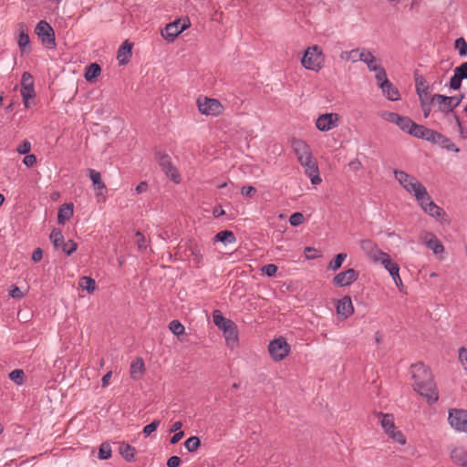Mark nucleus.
<instances>
[{
	"mask_svg": "<svg viewBox=\"0 0 467 467\" xmlns=\"http://www.w3.org/2000/svg\"><path fill=\"white\" fill-rule=\"evenodd\" d=\"M410 372L413 379L414 389L424 397L430 404L435 403L438 399V390L433 380L431 371L423 363L411 365Z\"/></svg>",
	"mask_w": 467,
	"mask_h": 467,
	"instance_id": "nucleus-1",
	"label": "nucleus"
},
{
	"mask_svg": "<svg viewBox=\"0 0 467 467\" xmlns=\"http://www.w3.org/2000/svg\"><path fill=\"white\" fill-rule=\"evenodd\" d=\"M292 147L297 161L305 170L306 175L313 185L319 184L322 179L319 175L317 161L312 154L309 145L302 140H294Z\"/></svg>",
	"mask_w": 467,
	"mask_h": 467,
	"instance_id": "nucleus-2",
	"label": "nucleus"
},
{
	"mask_svg": "<svg viewBox=\"0 0 467 467\" xmlns=\"http://www.w3.org/2000/svg\"><path fill=\"white\" fill-rule=\"evenodd\" d=\"M325 59L321 47L313 45L305 50L301 64L307 70L318 72L324 67Z\"/></svg>",
	"mask_w": 467,
	"mask_h": 467,
	"instance_id": "nucleus-3",
	"label": "nucleus"
},
{
	"mask_svg": "<svg viewBox=\"0 0 467 467\" xmlns=\"http://www.w3.org/2000/svg\"><path fill=\"white\" fill-rule=\"evenodd\" d=\"M431 102L437 108V111L441 113L447 121L454 119L455 123L459 122V116L454 111V107L450 100L449 96L441 94H433L430 97Z\"/></svg>",
	"mask_w": 467,
	"mask_h": 467,
	"instance_id": "nucleus-4",
	"label": "nucleus"
},
{
	"mask_svg": "<svg viewBox=\"0 0 467 467\" xmlns=\"http://www.w3.org/2000/svg\"><path fill=\"white\" fill-rule=\"evenodd\" d=\"M196 104L200 113L205 116L218 117L224 110L222 103L216 99L201 96L197 99Z\"/></svg>",
	"mask_w": 467,
	"mask_h": 467,
	"instance_id": "nucleus-5",
	"label": "nucleus"
},
{
	"mask_svg": "<svg viewBox=\"0 0 467 467\" xmlns=\"http://www.w3.org/2000/svg\"><path fill=\"white\" fill-rule=\"evenodd\" d=\"M380 425L385 433L394 441L400 445L406 443V438L403 433L396 428L394 417L391 414H381Z\"/></svg>",
	"mask_w": 467,
	"mask_h": 467,
	"instance_id": "nucleus-6",
	"label": "nucleus"
},
{
	"mask_svg": "<svg viewBox=\"0 0 467 467\" xmlns=\"http://www.w3.org/2000/svg\"><path fill=\"white\" fill-rule=\"evenodd\" d=\"M20 93L25 107L29 109L31 107L30 100L36 97L34 78L29 72L26 71L22 74Z\"/></svg>",
	"mask_w": 467,
	"mask_h": 467,
	"instance_id": "nucleus-7",
	"label": "nucleus"
},
{
	"mask_svg": "<svg viewBox=\"0 0 467 467\" xmlns=\"http://www.w3.org/2000/svg\"><path fill=\"white\" fill-rule=\"evenodd\" d=\"M448 422L455 431L467 433V410L462 409L449 410Z\"/></svg>",
	"mask_w": 467,
	"mask_h": 467,
	"instance_id": "nucleus-8",
	"label": "nucleus"
},
{
	"mask_svg": "<svg viewBox=\"0 0 467 467\" xmlns=\"http://www.w3.org/2000/svg\"><path fill=\"white\" fill-rule=\"evenodd\" d=\"M35 32L44 46L48 48H54L56 47L54 30L47 21L41 20L38 22Z\"/></svg>",
	"mask_w": 467,
	"mask_h": 467,
	"instance_id": "nucleus-9",
	"label": "nucleus"
},
{
	"mask_svg": "<svg viewBox=\"0 0 467 467\" xmlns=\"http://www.w3.org/2000/svg\"><path fill=\"white\" fill-rule=\"evenodd\" d=\"M268 351L275 361H281L289 354L290 346L284 337H278L270 341Z\"/></svg>",
	"mask_w": 467,
	"mask_h": 467,
	"instance_id": "nucleus-10",
	"label": "nucleus"
},
{
	"mask_svg": "<svg viewBox=\"0 0 467 467\" xmlns=\"http://www.w3.org/2000/svg\"><path fill=\"white\" fill-rule=\"evenodd\" d=\"M190 26L189 21H184L182 24L180 19L174 20L168 24L163 30L161 36L164 39L173 41L181 33Z\"/></svg>",
	"mask_w": 467,
	"mask_h": 467,
	"instance_id": "nucleus-11",
	"label": "nucleus"
},
{
	"mask_svg": "<svg viewBox=\"0 0 467 467\" xmlns=\"http://www.w3.org/2000/svg\"><path fill=\"white\" fill-rule=\"evenodd\" d=\"M359 274L354 268H348L346 271L337 274L332 283L335 286L344 287L349 286L358 279Z\"/></svg>",
	"mask_w": 467,
	"mask_h": 467,
	"instance_id": "nucleus-12",
	"label": "nucleus"
},
{
	"mask_svg": "<svg viewBox=\"0 0 467 467\" xmlns=\"http://www.w3.org/2000/svg\"><path fill=\"white\" fill-rule=\"evenodd\" d=\"M381 117L386 121L396 124L401 130L407 133H409L410 126L413 122V120H411L409 117L401 116L398 113L390 111L382 112Z\"/></svg>",
	"mask_w": 467,
	"mask_h": 467,
	"instance_id": "nucleus-13",
	"label": "nucleus"
},
{
	"mask_svg": "<svg viewBox=\"0 0 467 467\" xmlns=\"http://www.w3.org/2000/svg\"><path fill=\"white\" fill-rule=\"evenodd\" d=\"M338 120L339 116L337 113H324L317 119L316 127L320 131H329L337 126Z\"/></svg>",
	"mask_w": 467,
	"mask_h": 467,
	"instance_id": "nucleus-14",
	"label": "nucleus"
},
{
	"mask_svg": "<svg viewBox=\"0 0 467 467\" xmlns=\"http://www.w3.org/2000/svg\"><path fill=\"white\" fill-rule=\"evenodd\" d=\"M453 72V76L446 86L453 90H458L462 87V80L467 79V62L456 67Z\"/></svg>",
	"mask_w": 467,
	"mask_h": 467,
	"instance_id": "nucleus-15",
	"label": "nucleus"
},
{
	"mask_svg": "<svg viewBox=\"0 0 467 467\" xmlns=\"http://www.w3.org/2000/svg\"><path fill=\"white\" fill-rule=\"evenodd\" d=\"M159 164L167 177H169L175 183L180 182V173L176 167L172 165L171 158L168 155H161L159 159Z\"/></svg>",
	"mask_w": 467,
	"mask_h": 467,
	"instance_id": "nucleus-16",
	"label": "nucleus"
},
{
	"mask_svg": "<svg viewBox=\"0 0 467 467\" xmlns=\"http://www.w3.org/2000/svg\"><path fill=\"white\" fill-rule=\"evenodd\" d=\"M414 80H415V88L416 92L419 97V100H429L431 95V88L430 84L427 82L425 78L421 75H420L418 72L414 73Z\"/></svg>",
	"mask_w": 467,
	"mask_h": 467,
	"instance_id": "nucleus-17",
	"label": "nucleus"
},
{
	"mask_svg": "<svg viewBox=\"0 0 467 467\" xmlns=\"http://www.w3.org/2000/svg\"><path fill=\"white\" fill-rule=\"evenodd\" d=\"M360 248L372 263H375L377 259L384 253L379 248L378 244L370 239L361 240Z\"/></svg>",
	"mask_w": 467,
	"mask_h": 467,
	"instance_id": "nucleus-18",
	"label": "nucleus"
},
{
	"mask_svg": "<svg viewBox=\"0 0 467 467\" xmlns=\"http://www.w3.org/2000/svg\"><path fill=\"white\" fill-rule=\"evenodd\" d=\"M405 191L409 194L414 196L417 202H422L423 199L428 198V192L426 187L421 182H420L417 178H414V182H410L408 188H406Z\"/></svg>",
	"mask_w": 467,
	"mask_h": 467,
	"instance_id": "nucleus-19",
	"label": "nucleus"
},
{
	"mask_svg": "<svg viewBox=\"0 0 467 467\" xmlns=\"http://www.w3.org/2000/svg\"><path fill=\"white\" fill-rule=\"evenodd\" d=\"M418 203L426 213H428L430 216L435 218L436 220H439L443 213L442 209L441 207H439L431 200L429 193H428L427 199H423L422 202H418Z\"/></svg>",
	"mask_w": 467,
	"mask_h": 467,
	"instance_id": "nucleus-20",
	"label": "nucleus"
},
{
	"mask_svg": "<svg viewBox=\"0 0 467 467\" xmlns=\"http://www.w3.org/2000/svg\"><path fill=\"white\" fill-rule=\"evenodd\" d=\"M432 140H431V143L438 144L442 149H445L449 151H453L458 153L460 149L445 135L434 130L432 135Z\"/></svg>",
	"mask_w": 467,
	"mask_h": 467,
	"instance_id": "nucleus-21",
	"label": "nucleus"
},
{
	"mask_svg": "<svg viewBox=\"0 0 467 467\" xmlns=\"http://www.w3.org/2000/svg\"><path fill=\"white\" fill-rule=\"evenodd\" d=\"M433 132H434V130L426 128L422 125H419L413 121L412 125L410 126L409 134L415 138L422 139V140H425L431 142V140L433 139L432 138Z\"/></svg>",
	"mask_w": 467,
	"mask_h": 467,
	"instance_id": "nucleus-22",
	"label": "nucleus"
},
{
	"mask_svg": "<svg viewBox=\"0 0 467 467\" xmlns=\"http://www.w3.org/2000/svg\"><path fill=\"white\" fill-rule=\"evenodd\" d=\"M354 312V306L351 298L348 296H344L337 303V313L342 318H348Z\"/></svg>",
	"mask_w": 467,
	"mask_h": 467,
	"instance_id": "nucleus-23",
	"label": "nucleus"
},
{
	"mask_svg": "<svg viewBox=\"0 0 467 467\" xmlns=\"http://www.w3.org/2000/svg\"><path fill=\"white\" fill-rule=\"evenodd\" d=\"M423 244L435 254L443 253L444 247L440 240L431 233H426L422 238Z\"/></svg>",
	"mask_w": 467,
	"mask_h": 467,
	"instance_id": "nucleus-24",
	"label": "nucleus"
},
{
	"mask_svg": "<svg viewBox=\"0 0 467 467\" xmlns=\"http://www.w3.org/2000/svg\"><path fill=\"white\" fill-rule=\"evenodd\" d=\"M374 264L381 265L384 269L389 272V275H392L395 272H400L399 265L390 258L389 254L385 252L377 259Z\"/></svg>",
	"mask_w": 467,
	"mask_h": 467,
	"instance_id": "nucleus-25",
	"label": "nucleus"
},
{
	"mask_svg": "<svg viewBox=\"0 0 467 467\" xmlns=\"http://www.w3.org/2000/svg\"><path fill=\"white\" fill-rule=\"evenodd\" d=\"M358 61L365 63L369 71L377 70L379 67L377 65L376 57L367 48L362 47L360 54L358 55Z\"/></svg>",
	"mask_w": 467,
	"mask_h": 467,
	"instance_id": "nucleus-26",
	"label": "nucleus"
},
{
	"mask_svg": "<svg viewBox=\"0 0 467 467\" xmlns=\"http://www.w3.org/2000/svg\"><path fill=\"white\" fill-rule=\"evenodd\" d=\"M131 49L132 44L129 43L127 40L119 47L117 55L119 65H126L129 63L132 55Z\"/></svg>",
	"mask_w": 467,
	"mask_h": 467,
	"instance_id": "nucleus-27",
	"label": "nucleus"
},
{
	"mask_svg": "<svg viewBox=\"0 0 467 467\" xmlns=\"http://www.w3.org/2000/svg\"><path fill=\"white\" fill-rule=\"evenodd\" d=\"M451 461L462 467H467V450L463 447H456L451 451Z\"/></svg>",
	"mask_w": 467,
	"mask_h": 467,
	"instance_id": "nucleus-28",
	"label": "nucleus"
},
{
	"mask_svg": "<svg viewBox=\"0 0 467 467\" xmlns=\"http://www.w3.org/2000/svg\"><path fill=\"white\" fill-rule=\"evenodd\" d=\"M226 344L229 348H234L238 344V331L237 327L234 323L228 328L223 331Z\"/></svg>",
	"mask_w": 467,
	"mask_h": 467,
	"instance_id": "nucleus-29",
	"label": "nucleus"
},
{
	"mask_svg": "<svg viewBox=\"0 0 467 467\" xmlns=\"http://www.w3.org/2000/svg\"><path fill=\"white\" fill-rule=\"evenodd\" d=\"M190 252V260L196 267H201L202 265L203 259V250L197 244H193L189 247Z\"/></svg>",
	"mask_w": 467,
	"mask_h": 467,
	"instance_id": "nucleus-30",
	"label": "nucleus"
},
{
	"mask_svg": "<svg viewBox=\"0 0 467 467\" xmlns=\"http://www.w3.org/2000/svg\"><path fill=\"white\" fill-rule=\"evenodd\" d=\"M213 321L214 325L222 331L225 330L234 324V321L224 317L222 312L218 309L213 310Z\"/></svg>",
	"mask_w": 467,
	"mask_h": 467,
	"instance_id": "nucleus-31",
	"label": "nucleus"
},
{
	"mask_svg": "<svg viewBox=\"0 0 467 467\" xmlns=\"http://www.w3.org/2000/svg\"><path fill=\"white\" fill-rule=\"evenodd\" d=\"M382 92L391 101H397L400 99V92L396 87L389 80H386L380 87Z\"/></svg>",
	"mask_w": 467,
	"mask_h": 467,
	"instance_id": "nucleus-32",
	"label": "nucleus"
},
{
	"mask_svg": "<svg viewBox=\"0 0 467 467\" xmlns=\"http://www.w3.org/2000/svg\"><path fill=\"white\" fill-rule=\"evenodd\" d=\"M73 215V204L65 203L58 209L57 223L64 225Z\"/></svg>",
	"mask_w": 467,
	"mask_h": 467,
	"instance_id": "nucleus-33",
	"label": "nucleus"
},
{
	"mask_svg": "<svg viewBox=\"0 0 467 467\" xmlns=\"http://www.w3.org/2000/svg\"><path fill=\"white\" fill-rule=\"evenodd\" d=\"M18 27H19V35H18L17 44L22 50H25V48L26 47H28L29 43H30L29 36L27 33V27H26V24H24V23H20L18 25Z\"/></svg>",
	"mask_w": 467,
	"mask_h": 467,
	"instance_id": "nucleus-34",
	"label": "nucleus"
},
{
	"mask_svg": "<svg viewBox=\"0 0 467 467\" xmlns=\"http://www.w3.org/2000/svg\"><path fill=\"white\" fill-rule=\"evenodd\" d=\"M135 448L131 445L121 442L119 443V452L129 462H133L135 459Z\"/></svg>",
	"mask_w": 467,
	"mask_h": 467,
	"instance_id": "nucleus-35",
	"label": "nucleus"
},
{
	"mask_svg": "<svg viewBox=\"0 0 467 467\" xmlns=\"http://www.w3.org/2000/svg\"><path fill=\"white\" fill-rule=\"evenodd\" d=\"M395 179L399 182V183L405 190L408 188L410 182H414V176L410 175L404 171L401 170H394L393 171Z\"/></svg>",
	"mask_w": 467,
	"mask_h": 467,
	"instance_id": "nucleus-36",
	"label": "nucleus"
},
{
	"mask_svg": "<svg viewBox=\"0 0 467 467\" xmlns=\"http://www.w3.org/2000/svg\"><path fill=\"white\" fill-rule=\"evenodd\" d=\"M214 242H221L224 244H234L236 242V237L232 231L224 230L215 234Z\"/></svg>",
	"mask_w": 467,
	"mask_h": 467,
	"instance_id": "nucleus-37",
	"label": "nucleus"
},
{
	"mask_svg": "<svg viewBox=\"0 0 467 467\" xmlns=\"http://www.w3.org/2000/svg\"><path fill=\"white\" fill-rule=\"evenodd\" d=\"M101 68L99 64L92 63L86 67L85 78L87 81L91 82L95 80L100 74Z\"/></svg>",
	"mask_w": 467,
	"mask_h": 467,
	"instance_id": "nucleus-38",
	"label": "nucleus"
},
{
	"mask_svg": "<svg viewBox=\"0 0 467 467\" xmlns=\"http://www.w3.org/2000/svg\"><path fill=\"white\" fill-rule=\"evenodd\" d=\"M78 285L81 287L82 290H85L89 294L93 293L96 289V282L90 276L81 277L79 279Z\"/></svg>",
	"mask_w": 467,
	"mask_h": 467,
	"instance_id": "nucleus-39",
	"label": "nucleus"
},
{
	"mask_svg": "<svg viewBox=\"0 0 467 467\" xmlns=\"http://www.w3.org/2000/svg\"><path fill=\"white\" fill-rule=\"evenodd\" d=\"M88 174H89V178L92 181V183H93L94 187L97 190H103V189L106 188L105 183L101 180L100 172H99V171H95L93 169H89L88 170Z\"/></svg>",
	"mask_w": 467,
	"mask_h": 467,
	"instance_id": "nucleus-40",
	"label": "nucleus"
},
{
	"mask_svg": "<svg viewBox=\"0 0 467 467\" xmlns=\"http://www.w3.org/2000/svg\"><path fill=\"white\" fill-rule=\"evenodd\" d=\"M9 379L17 386H22L26 382V374L23 369L16 368L9 373Z\"/></svg>",
	"mask_w": 467,
	"mask_h": 467,
	"instance_id": "nucleus-41",
	"label": "nucleus"
},
{
	"mask_svg": "<svg viewBox=\"0 0 467 467\" xmlns=\"http://www.w3.org/2000/svg\"><path fill=\"white\" fill-rule=\"evenodd\" d=\"M348 254L346 253L337 254L332 261L329 262L327 265V269L331 271H337L341 266L344 261L346 260Z\"/></svg>",
	"mask_w": 467,
	"mask_h": 467,
	"instance_id": "nucleus-42",
	"label": "nucleus"
},
{
	"mask_svg": "<svg viewBox=\"0 0 467 467\" xmlns=\"http://www.w3.org/2000/svg\"><path fill=\"white\" fill-rule=\"evenodd\" d=\"M50 240L56 249H59L65 242L60 229H53L50 234Z\"/></svg>",
	"mask_w": 467,
	"mask_h": 467,
	"instance_id": "nucleus-43",
	"label": "nucleus"
},
{
	"mask_svg": "<svg viewBox=\"0 0 467 467\" xmlns=\"http://www.w3.org/2000/svg\"><path fill=\"white\" fill-rule=\"evenodd\" d=\"M361 48H354L349 51H343L340 53V58L344 61H350L356 63L358 61V55L360 54Z\"/></svg>",
	"mask_w": 467,
	"mask_h": 467,
	"instance_id": "nucleus-44",
	"label": "nucleus"
},
{
	"mask_svg": "<svg viewBox=\"0 0 467 467\" xmlns=\"http://www.w3.org/2000/svg\"><path fill=\"white\" fill-rule=\"evenodd\" d=\"M200 445H201V441L196 436H192V437L188 438L184 442V446L189 452H193V451H197V449L200 447Z\"/></svg>",
	"mask_w": 467,
	"mask_h": 467,
	"instance_id": "nucleus-45",
	"label": "nucleus"
},
{
	"mask_svg": "<svg viewBox=\"0 0 467 467\" xmlns=\"http://www.w3.org/2000/svg\"><path fill=\"white\" fill-rule=\"evenodd\" d=\"M169 329L177 337L184 334V326L179 320H172L169 324Z\"/></svg>",
	"mask_w": 467,
	"mask_h": 467,
	"instance_id": "nucleus-46",
	"label": "nucleus"
},
{
	"mask_svg": "<svg viewBox=\"0 0 467 467\" xmlns=\"http://www.w3.org/2000/svg\"><path fill=\"white\" fill-rule=\"evenodd\" d=\"M111 457V447L109 443L104 442L99 446V458L100 460H108Z\"/></svg>",
	"mask_w": 467,
	"mask_h": 467,
	"instance_id": "nucleus-47",
	"label": "nucleus"
},
{
	"mask_svg": "<svg viewBox=\"0 0 467 467\" xmlns=\"http://www.w3.org/2000/svg\"><path fill=\"white\" fill-rule=\"evenodd\" d=\"M454 47L458 49L460 57L467 56V42L464 38L460 37L455 40Z\"/></svg>",
	"mask_w": 467,
	"mask_h": 467,
	"instance_id": "nucleus-48",
	"label": "nucleus"
},
{
	"mask_svg": "<svg viewBox=\"0 0 467 467\" xmlns=\"http://www.w3.org/2000/svg\"><path fill=\"white\" fill-rule=\"evenodd\" d=\"M144 371V362L142 358H137L130 366V374L134 377L135 374H141Z\"/></svg>",
	"mask_w": 467,
	"mask_h": 467,
	"instance_id": "nucleus-49",
	"label": "nucleus"
},
{
	"mask_svg": "<svg viewBox=\"0 0 467 467\" xmlns=\"http://www.w3.org/2000/svg\"><path fill=\"white\" fill-rule=\"evenodd\" d=\"M78 248V244L73 240H67V242H64L60 249L67 255L72 254L74 252H76Z\"/></svg>",
	"mask_w": 467,
	"mask_h": 467,
	"instance_id": "nucleus-50",
	"label": "nucleus"
},
{
	"mask_svg": "<svg viewBox=\"0 0 467 467\" xmlns=\"http://www.w3.org/2000/svg\"><path fill=\"white\" fill-rule=\"evenodd\" d=\"M458 359L462 369L467 373V348L462 347L459 348Z\"/></svg>",
	"mask_w": 467,
	"mask_h": 467,
	"instance_id": "nucleus-51",
	"label": "nucleus"
},
{
	"mask_svg": "<svg viewBox=\"0 0 467 467\" xmlns=\"http://www.w3.org/2000/svg\"><path fill=\"white\" fill-rule=\"evenodd\" d=\"M160 424H161L160 420H154L152 422H150V424L146 425L143 428L142 433L144 434L145 437L150 436L152 432H154L159 428Z\"/></svg>",
	"mask_w": 467,
	"mask_h": 467,
	"instance_id": "nucleus-52",
	"label": "nucleus"
},
{
	"mask_svg": "<svg viewBox=\"0 0 467 467\" xmlns=\"http://www.w3.org/2000/svg\"><path fill=\"white\" fill-rule=\"evenodd\" d=\"M373 71L376 72L375 78L378 81L379 87L382 86L383 82H385L386 80H389L387 78L386 70L382 67L379 66L377 67V70H373Z\"/></svg>",
	"mask_w": 467,
	"mask_h": 467,
	"instance_id": "nucleus-53",
	"label": "nucleus"
},
{
	"mask_svg": "<svg viewBox=\"0 0 467 467\" xmlns=\"http://www.w3.org/2000/svg\"><path fill=\"white\" fill-rule=\"evenodd\" d=\"M304 220H305V217H304L303 213L297 212V213H294L293 214L290 215L289 223L292 226H298L304 223Z\"/></svg>",
	"mask_w": 467,
	"mask_h": 467,
	"instance_id": "nucleus-54",
	"label": "nucleus"
},
{
	"mask_svg": "<svg viewBox=\"0 0 467 467\" xmlns=\"http://www.w3.org/2000/svg\"><path fill=\"white\" fill-rule=\"evenodd\" d=\"M277 270H278L277 266L274 264L265 265L261 269L263 274H265L270 277L275 275Z\"/></svg>",
	"mask_w": 467,
	"mask_h": 467,
	"instance_id": "nucleus-55",
	"label": "nucleus"
},
{
	"mask_svg": "<svg viewBox=\"0 0 467 467\" xmlns=\"http://www.w3.org/2000/svg\"><path fill=\"white\" fill-rule=\"evenodd\" d=\"M135 236L137 238L136 244L138 248L140 250H145L148 246L145 236L140 231L136 232Z\"/></svg>",
	"mask_w": 467,
	"mask_h": 467,
	"instance_id": "nucleus-56",
	"label": "nucleus"
},
{
	"mask_svg": "<svg viewBox=\"0 0 467 467\" xmlns=\"http://www.w3.org/2000/svg\"><path fill=\"white\" fill-rule=\"evenodd\" d=\"M420 107H421V109H422V112H423V116H424V118L426 119V118H428V117L430 116V114H431V104L432 102H431V99H429V100H426V99H425V100H423V99H421V101H420Z\"/></svg>",
	"mask_w": 467,
	"mask_h": 467,
	"instance_id": "nucleus-57",
	"label": "nucleus"
},
{
	"mask_svg": "<svg viewBox=\"0 0 467 467\" xmlns=\"http://www.w3.org/2000/svg\"><path fill=\"white\" fill-rule=\"evenodd\" d=\"M31 143L27 140H24L16 149V151L23 155L27 154L30 151Z\"/></svg>",
	"mask_w": 467,
	"mask_h": 467,
	"instance_id": "nucleus-58",
	"label": "nucleus"
},
{
	"mask_svg": "<svg viewBox=\"0 0 467 467\" xmlns=\"http://www.w3.org/2000/svg\"><path fill=\"white\" fill-rule=\"evenodd\" d=\"M449 98H450V100L452 103L454 109H456L461 104V102L463 100V99L465 98V95L461 93V94L455 95V96H449Z\"/></svg>",
	"mask_w": 467,
	"mask_h": 467,
	"instance_id": "nucleus-59",
	"label": "nucleus"
},
{
	"mask_svg": "<svg viewBox=\"0 0 467 467\" xmlns=\"http://www.w3.org/2000/svg\"><path fill=\"white\" fill-rule=\"evenodd\" d=\"M36 162V157L34 154H26L23 159V163L27 166L31 167Z\"/></svg>",
	"mask_w": 467,
	"mask_h": 467,
	"instance_id": "nucleus-60",
	"label": "nucleus"
},
{
	"mask_svg": "<svg viewBox=\"0 0 467 467\" xmlns=\"http://www.w3.org/2000/svg\"><path fill=\"white\" fill-rule=\"evenodd\" d=\"M9 296L13 298H22L24 294L18 286L13 285L9 291Z\"/></svg>",
	"mask_w": 467,
	"mask_h": 467,
	"instance_id": "nucleus-61",
	"label": "nucleus"
},
{
	"mask_svg": "<svg viewBox=\"0 0 467 467\" xmlns=\"http://www.w3.org/2000/svg\"><path fill=\"white\" fill-rule=\"evenodd\" d=\"M256 192V189L253 186H244L241 189V194L244 196L251 197Z\"/></svg>",
	"mask_w": 467,
	"mask_h": 467,
	"instance_id": "nucleus-62",
	"label": "nucleus"
},
{
	"mask_svg": "<svg viewBox=\"0 0 467 467\" xmlns=\"http://www.w3.org/2000/svg\"><path fill=\"white\" fill-rule=\"evenodd\" d=\"M392 277L396 286L399 288L400 291H402L403 288V283L400 275V272H395L392 275H390Z\"/></svg>",
	"mask_w": 467,
	"mask_h": 467,
	"instance_id": "nucleus-63",
	"label": "nucleus"
},
{
	"mask_svg": "<svg viewBox=\"0 0 467 467\" xmlns=\"http://www.w3.org/2000/svg\"><path fill=\"white\" fill-rule=\"evenodd\" d=\"M181 458L178 456H171L167 461L168 467H179L181 463Z\"/></svg>",
	"mask_w": 467,
	"mask_h": 467,
	"instance_id": "nucleus-64",
	"label": "nucleus"
}]
</instances>
